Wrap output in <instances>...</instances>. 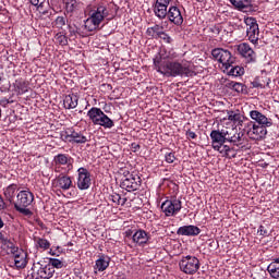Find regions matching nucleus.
Masks as SVG:
<instances>
[{
	"label": "nucleus",
	"mask_w": 279,
	"mask_h": 279,
	"mask_svg": "<svg viewBox=\"0 0 279 279\" xmlns=\"http://www.w3.org/2000/svg\"><path fill=\"white\" fill-rule=\"evenodd\" d=\"M66 174L68 173H61V175L53 181L57 189H60L61 191H69L70 189H73V179Z\"/></svg>",
	"instance_id": "nucleus-19"
},
{
	"label": "nucleus",
	"mask_w": 279,
	"mask_h": 279,
	"mask_svg": "<svg viewBox=\"0 0 279 279\" xmlns=\"http://www.w3.org/2000/svg\"><path fill=\"white\" fill-rule=\"evenodd\" d=\"M250 117L253 119V121H256L258 125H265L266 128H271L274 125V122L271 119L267 118L265 114H263L258 110H252L250 111Z\"/></svg>",
	"instance_id": "nucleus-21"
},
{
	"label": "nucleus",
	"mask_w": 279,
	"mask_h": 279,
	"mask_svg": "<svg viewBox=\"0 0 279 279\" xmlns=\"http://www.w3.org/2000/svg\"><path fill=\"white\" fill-rule=\"evenodd\" d=\"M16 189H19V185L13 183L3 190L4 197H7L9 202H14V196L16 195Z\"/></svg>",
	"instance_id": "nucleus-34"
},
{
	"label": "nucleus",
	"mask_w": 279,
	"mask_h": 279,
	"mask_svg": "<svg viewBox=\"0 0 279 279\" xmlns=\"http://www.w3.org/2000/svg\"><path fill=\"white\" fill-rule=\"evenodd\" d=\"M218 151L222 154L225 158H236V150L228 145L222 146Z\"/></svg>",
	"instance_id": "nucleus-36"
},
{
	"label": "nucleus",
	"mask_w": 279,
	"mask_h": 279,
	"mask_svg": "<svg viewBox=\"0 0 279 279\" xmlns=\"http://www.w3.org/2000/svg\"><path fill=\"white\" fill-rule=\"evenodd\" d=\"M166 19L170 21V23H173V25H177V27H180L182 23H184V16L182 15V10L178 8L177 5H171L168 11Z\"/></svg>",
	"instance_id": "nucleus-15"
},
{
	"label": "nucleus",
	"mask_w": 279,
	"mask_h": 279,
	"mask_svg": "<svg viewBox=\"0 0 279 279\" xmlns=\"http://www.w3.org/2000/svg\"><path fill=\"white\" fill-rule=\"evenodd\" d=\"M48 267H50L52 271H56V269H62V267H64V263L58 258H50Z\"/></svg>",
	"instance_id": "nucleus-38"
},
{
	"label": "nucleus",
	"mask_w": 279,
	"mask_h": 279,
	"mask_svg": "<svg viewBox=\"0 0 279 279\" xmlns=\"http://www.w3.org/2000/svg\"><path fill=\"white\" fill-rule=\"evenodd\" d=\"M165 182H167V186L170 189L171 197H175V195H178V192L180 191V186H178L175 182L169 181L167 179H165Z\"/></svg>",
	"instance_id": "nucleus-39"
},
{
	"label": "nucleus",
	"mask_w": 279,
	"mask_h": 279,
	"mask_svg": "<svg viewBox=\"0 0 279 279\" xmlns=\"http://www.w3.org/2000/svg\"><path fill=\"white\" fill-rule=\"evenodd\" d=\"M35 241V247L37 250H43V252H47V250H50L51 242L45 238H34Z\"/></svg>",
	"instance_id": "nucleus-32"
},
{
	"label": "nucleus",
	"mask_w": 279,
	"mask_h": 279,
	"mask_svg": "<svg viewBox=\"0 0 279 279\" xmlns=\"http://www.w3.org/2000/svg\"><path fill=\"white\" fill-rule=\"evenodd\" d=\"M211 56L214 60L220 62L222 71H228L230 66L235 62V58L232 56V52L223 48H215L211 50Z\"/></svg>",
	"instance_id": "nucleus-8"
},
{
	"label": "nucleus",
	"mask_w": 279,
	"mask_h": 279,
	"mask_svg": "<svg viewBox=\"0 0 279 279\" xmlns=\"http://www.w3.org/2000/svg\"><path fill=\"white\" fill-rule=\"evenodd\" d=\"M244 23L246 25V36L253 45L258 44V38L260 36V31L258 28V23H256V19L246 17L244 19Z\"/></svg>",
	"instance_id": "nucleus-11"
},
{
	"label": "nucleus",
	"mask_w": 279,
	"mask_h": 279,
	"mask_svg": "<svg viewBox=\"0 0 279 279\" xmlns=\"http://www.w3.org/2000/svg\"><path fill=\"white\" fill-rule=\"evenodd\" d=\"M133 243H136L140 247H144V245H147L149 243V233L147 231L140 229L137 230L133 236Z\"/></svg>",
	"instance_id": "nucleus-22"
},
{
	"label": "nucleus",
	"mask_w": 279,
	"mask_h": 279,
	"mask_svg": "<svg viewBox=\"0 0 279 279\" xmlns=\"http://www.w3.org/2000/svg\"><path fill=\"white\" fill-rule=\"evenodd\" d=\"M56 270H52L48 264H34L32 267V279H51Z\"/></svg>",
	"instance_id": "nucleus-10"
},
{
	"label": "nucleus",
	"mask_w": 279,
	"mask_h": 279,
	"mask_svg": "<svg viewBox=\"0 0 279 279\" xmlns=\"http://www.w3.org/2000/svg\"><path fill=\"white\" fill-rule=\"evenodd\" d=\"M227 88H231V90H235V93H243V84L234 81L227 83Z\"/></svg>",
	"instance_id": "nucleus-42"
},
{
	"label": "nucleus",
	"mask_w": 279,
	"mask_h": 279,
	"mask_svg": "<svg viewBox=\"0 0 279 279\" xmlns=\"http://www.w3.org/2000/svg\"><path fill=\"white\" fill-rule=\"evenodd\" d=\"M80 101V97L75 94H69L63 99V107L65 110H73L77 108V104Z\"/></svg>",
	"instance_id": "nucleus-25"
},
{
	"label": "nucleus",
	"mask_w": 279,
	"mask_h": 279,
	"mask_svg": "<svg viewBox=\"0 0 279 279\" xmlns=\"http://www.w3.org/2000/svg\"><path fill=\"white\" fill-rule=\"evenodd\" d=\"M227 117L228 121H231L234 125H243V119H245L241 112L232 110L227 112Z\"/></svg>",
	"instance_id": "nucleus-28"
},
{
	"label": "nucleus",
	"mask_w": 279,
	"mask_h": 279,
	"mask_svg": "<svg viewBox=\"0 0 279 279\" xmlns=\"http://www.w3.org/2000/svg\"><path fill=\"white\" fill-rule=\"evenodd\" d=\"M161 210L166 217H175L182 210V201L178 198L167 199L161 204Z\"/></svg>",
	"instance_id": "nucleus-13"
},
{
	"label": "nucleus",
	"mask_w": 279,
	"mask_h": 279,
	"mask_svg": "<svg viewBox=\"0 0 279 279\" xmlns=\"http://www.w3.org/2000/svg\"><path fill=\"white\" fill-rule=\"evenodd\" d=\"M136 148H138V149H140V148H141V146H140V145H135V146H134V149H136Z\"/></svg>",
	"instance_id": "nucleus-54"
},
{
	"label": "nucleus",
	"mask_w": 279,
	"mask_h": 279,
	"mask_svg": "<svg viewBox=\"0 0 279 279\" xmlns=\"http://www.w3.org/2000/svg\"><path fill=\"white\" fill-rule=\"evenodd\" d=\"M74 159L69 154H58L53 157L52 167L54 173H71Z\"/></svg>",
	"instance_id": "nucleus-5"
},
{
	"label": "nucleus",
	"mask_w": 279,
	"mask_h": 279,
	"mask_svg": "<svg viewBox=\"0 0 279 279\" xmlns=\"http://www.w3.org/2000/svg\"><path fill=\"white\" fill-rule=\"evenodd\" d=\"M54 25L56 27H58L59 29H62V27H64V25H66V17L64 16H58L54 21Z\"/></svg>",
	"instance_id": "nucleus-44"
},
{
	"label": "nucleus",
	"mask_w": 279,
	"mask_h": 279,
	"mask_svg": "<svg viewBox=\"0 0 279 279\" xmlns=\"http://www.w3.org/2000/svg\"><path fill=\"white\" fill-rule=\"evenodd\" d=\"M16 197L17 202L14 204L15 210L22 215H25V217H29V215H32V210H29L27 206H32V203L34 202V193L24 190L21 191Z\"/></svg>",
	"instance_id": "nucleus-6"
},
{
	"label": "nucleus",
	"mask_w": 279,
	"mask_h": 279,
	"mask_svg": "<svg viewBox=\"0 0 279 279\" xmlns=\"http://www.w3.org/2000/svg\"><path fill=\"white\" fill-rule=\"evenodd\" d=\"M202 232L197 226L189 225L180 227L177 231V234L180 236H197Z\"/></svg>",
	"instance_id": "nucleus-23"
},
{
	"label": "nucleus",
	"mask_w": 279,
	"mask_h": 279,
	"mask_svg": "<svg viewBox=\"0 0 279 279\" xmlns=\"http://www.w3.org/2000/svg\"><path fill=\"white\" fill-rule=\"evenodd\" d=\"M11 254L14 259V267L17 269H25L27 267V252H25L23 248H20Z\"/></svg>",
	"instance_id": "nucleus-20"
},
{
	"label": "nucleus",
	"mask_w": 279,
	"mask_h": 279,
	"mask_svg": "<svg viewBox=\"0 0 279 279\" xmlns=\"http://www.w3.org/2000/svg\"><path fill=\"white\" fill-rule=\"evenodd\" d=\"M0 241H1L2 245L7 247L8 254H13L14 252H17V250H20L19 246H16V244H14V241H12L9 238L1 235Z\"/></svg>",
	"instance_id": "nucleus-30"
},
{
	"label": "nucleus",
	"mask_w": 279,
	"mask_h": 279,
	"mask_svg": "<svg viewBox=\"0 0 279 279\" xmlns=\"http://www.w3.org/2000/svg\"><path fill=\"white\" fill-rule=\"evenodd\" d=\"M122 175L125 178H128V173H130V171L125 170V169H122Z\"/></svg>",
	"instance_id": "nucleus-52"
},
{
	"label": "nucleus",
	"mask_w": 279,
	"mask_h": 279,
	"mask_svg": "<svg viewBox=\"0 0 279 279\" xmlns=\"http://www.w3.org/2000/svg\"><path fill=\"white\" fill-rule=\"evenodd\" d=\"M69 33H70L71 38H77L78 36L84 37V34H82V32H80V28H77L75 26L69 25Z\"/></svg>",
	"instance_id": "nucleus-43"
},
{
	"label": "nucleus",
	"mask_w": 279,
	"mask_h": 279,
	"mask_svg": "<svg viewBox=\"0 0 279 279\" xmlns=\"http://www.w3.org/2000/svg\"><path fill=\"white\" fill-rule=\"evenodd\" d=\"M257 232L260 236H267V229H265V226H259Z\"/></svg>",
	"instance_id": "nucleus-49"
},
{
	"label": "nucleus",
	"mask_w": 279,
	"mask_h": 279,
	"mask_svg": "<svg viewBox=\"0 0 279 279\" xmlns=\"http://www.w3.org/2000/svg\"><path fill=\"white\" fill-rule=\"evenodd\" d=\"M159 38L163 40V43L171 44L173 39H171V36H169L167 33H165V29L161 31V35H159Z\"/></svg>",
	"instance_id": "nucleus-46"
},
{
	"label": "nucleus",
	"mask_w": 279,
	"mask_h": 279,
	"mask_svg": "<svg viewBox=\"0 0 279 279\" xmlns=\"http://www.w3.org/2000/svg\"><path fill=\"white\" fill-rule=\"evenodd\" d=\"M128 178L122 179L120 184L121 189L132 193L134 191H138L141 189V177L138 174L126 172Z\"/></svg>",
	"instance_id": "nucleus-14"
},
{
	"label": "nucleus",
	"mask_w": 279,
	"mask_h": 279,
	"mask_svg": "<svg viewBox=\"0 0 279 279\" xmlns=\"http://www.w3.org/2000/svg\"><path fill=\"white\" fill-rule=\"evenodd\" d=\"M210 138L215 151H219L226 146V143H231L240 149H247V137L236 126H222V129L213 130Z\"/></svg>",
	"instance_id": "nucleus-2"
},
{
	"label": "nucleus",
	"mask_w": 279,
	"mask_h": 279,
	"mask_svg": "<svg viewBox=\"0 0 279 279\" xmlns=\"http://www.w3.org/2000/svg\"><path fill=\"white\" fill-rule=\"evenodd\" d=\"M3 228V220L0 218V229Z\"/></svg>",
	"instance_id": "nucleus-53"
},
{
	"label": "nucleus",
	"mask_w": 279,
	"mask_h": 279,
	"mask_svg": "<svg viewBox=\"0 0 279 279\" xmlns=\"http://www.w3.org/2000/svg\"><path fill=\"white\" fill-rule=\"evenodd\" d=\"M54 40L57 45H61L62 47L69 44V39L66 38V35H64L63 33H58L54 36Z\"/></svg>",
	"instance_id": "nucleus-41"
},
{
	"label": "nucleus",
	"mask_w": 279,
	"mask_h": 279,
	"mask_svg": "<svg viewBox=\"0 0 279 279\" xmlns=\"http://www.w3.org/2000/svg\"><path fill=\"white\" fill-rule=\"evenodd\" d=\"M8 104H10V100L8 98H2L0 100V106H2V108H5V106H8Z\"/></svg>",
	"instance_id": "nucleus-50"
},
{
	"label": "nucleus",
	"mask_w": 279,
	"mask_h": 279,
	"mask_svg": "<svg viewBox=\"0 0 279 279\" xmlns=\"http://www.w3.org/2000/svg\"><path fill=\"white\" fill-rule=\"evenodd\" d=\"M247 135L253 141H260L267 136V126L262 124H253V126L248 130Z\"/></svg>",
	"instance_id": "nucleus-18"
},
{
	"label": "nucleus",
	"mask_w": 279,
	"mask_h": 279,
	"mask_svg": "<svg viewBox=\"0 0 279 279\" xmlns=\"http://www.w3.org/2000/svg\"><path fill=\"white\" fill-rule=\"evenodd\" d=\"M14 90L17 93V95H25L27 90H29V82L23 80V78H17L15 83H13Z\"/></svg>",
	"instance_id": "nucleus-26"
},
{
	"label": "nucleus",
	"mask_w": 279,
	"mask_h": 279,
	"mask_svg": "<svg viewBox=\"0 0 279 279\" xmlns=\"http://www.w3.org/2000/svg\"><path fill=\"white\" fill-rule=\"evenodd\" d=\"M171 3V0H156L155 7H154V12L155 16L157 19H160L161 21L167 19V10Z\"/></svg>",
	"instance_id": "nucleus-17"
},
{
	"label": "nucleus",
	"mask_w": 279,
	"mask_h": 279,
	"mask_svg": "<svg viewBox=\"0 0 279 279\" xmlns=\"http://www.w3.org/2000/svg\"><path fill=\"white\" fill-rule=\"evenodd\" d=\"M0 210H5V201H3V196L0 194Z\"/></svg>",
	"instance_id": "nucleus-51"
},
{
	"label": "nucleus",
	"mask_w": 279,
	"mask_h": 279,
	"mask_svg": "<svg viewBox=\"0 0 279 279\" xmlns=\"http://www.w3.org/2000/svg\"><path fill=\"white\" fill-rule=\"evenodd\" d=\"M185 136L187 138V141H195V138H197V133L196 132H193L192 130H187L185 132Z\"/></svg>",
	"instance_id": "nucleus-47"
},
{
	"label": "nucleus",
	"mask_w": 279,
	"mask_h": 279,
	"mask_svg": "<svg viewBox=\"0 0 279 279\" xmlns=\"http://www.w3.org/2000/svg\"><path fill=\"white\" fill-rule=\"evenodd\" d=\"M66 12H77L82 8V3L77 2V0H68L65 1Z\"/></svg>",
	"instance_id": "nucleus-37"
},
{
	"label": "nucleus",
	"mask_w": 279,
	"mask_h": 279,
	"mask_svg": "<svg viewBox=\"0 0 279 279\" xmlns=\"http://www.w3.org/2000/svg\"><path fill=\"white\" fill-rule=\"evenodd\" d=\"M270 278L279 279V258L274 259L267 267Z\"/></svg>",
	"instance_id": "nucleus-31"
},
{
	"label": "nucleus",
	"mask_w": 279,
	"mask_h": 279,
	"mask_svg": "<svg viewBox=\"0 0 279 279\" xmlns=\"http://www.w3.org/2000/svg\"><path fill=\"white\" fill-rule=\"evenodd\" d=\"M85 13L88 19L85 20L84 26L87 32H97L104 21H110V10L106 4H89L87 5Z\"/></svg>",
	"instance_id": "nucleus-3"
},
{
	"label": "nucleus",
	"mask_w": 279,
	"mask_h": 279,
	"mask_svg": "<svg viewBox=\"0 0 279 279\" xmlns=\"http://www.w3.org/2000/svg\"><path fill=\"white\" fill-rule=\"evenodd\" d=\"M236 51L239 56H241V58H244V60H246V62H256V52L254 51V49H252L250 44L242 43L238 45Z\"/></svg>",
	"instance_id": "nucleus-16"
},
{
	"label": "nucleus",
	"mask_w": 279,
	"mask_h": 279,
	"mask_svg": "<svg viewBox=\"0 0 279 279\" xmlns=\"http://www.w3.org/2000/svg\"><path fill=\"white\" fill-rule=\"evenodd\" d=\"M61 140L64 141V143H76L77 145L88 143V137L81 131H75L73 128H69L61 132Z\"/></svg>",
	"instance_id": "nucleus-9"
},
{
	"label": "nucleus",
	"mask_w": 279,
	"mask_h": 279,
	"mask_svg": "<svg viewBox=\"0 0 279 279\" xmlns=\"http://www.w3.org/2000/svg\"><path fill=\"white\" fill-rule=\"evenodd\" d=\"M109 202H112L113 206L117 208V206H125L128 198H122L120 194L112 193L109 195Z\"/></svg>",
	"instance_id": "nucleus-35"
},
{
	"label": "nucleus",
	"mask_w": 279,
	"mask_h": 279,
	"mask_svg": "<svg viewBox=\"0 0 279 279\" xmlns=\"http://www.w3.org/2000/svg\"><path fill=\"white\" fill-rule=\"evenodd\" d=\"M0 82H1V76H0Z\"/></svg>",
	"instance_id": "nucleus-56"
},
{
	"label": "nucleus",
	"mask_w": 279,
	"mask_h": 279,
	"mask_svg": "<svg viewBox=\"0 0 279 279\" xmlns=\"http://www.w3.org/2000/svg\"><path fill=\"white\" fill-rule=\"evenodd\" d=\"M223 73H228V75H231L232 77H241V75L245 74V69L240 65L231 66L228 69V71H223Z\"/></svg>",
	"instance_id": "nucleus-33"
},
{
	"label": "nucleus",
	"mask_w": 279,
	"mask_h": 279,
	"mask_svg": "<svg viewBox=\"0 0 279 279\" xmlns=\"http://www.w3.org/2000/svg\"><path fill=\"white\" fill-rule=\"evenodd\" d=\"M199 267H202L199 258L193 255L183 256L179 262L180 271L186 274V276H195L199 271Z\"/></svg>",
	"instance_id": "nucleus-7"
},
{
	"label": "nucleus",
	"mask_w": 279,
	"mask_h": 279,
	"mask_svg": "<svg viewBox=\"0 0 279 279\" xmlns=\"http://www.w3.org/2000/svg\"><path fill=\"white\" fill-rule=\"evenodd\" d=\"M270 83L271 78H269L267 74H262L255 77L251 84L253 88H267V86H269Z\"/></svg>",
	"instance_id": "nucleus-24"
},
{
	"label": "nucleus",
	"mask_w": 279,
	"mask_h": 279,
	"mask_svg": "<svg viewBox=\"0 0 279 279\" xmlns=\"http://www.w3.org/2000/svg\"><path fill=\"white\" fill-rule=\"evenodd\" d=\"M93 184V179L90 178V171L88 169L81 167L77 169L76 186L80 191H88Z\"/></svg>",
	"instance_id": "nucleus-12"
},
{
	"label": "nucleus",
	"mask_w": 279,
	"mask_h": 279,
	"mask_svg": "<svg viewBox=\"0 0 279 279\" xmlns=\"http://www.w3.org/2000/svg\"><path fill=\"white\" fill-rule=\"evenodd\" d=\"M87 117L93 125H99L105 130H112L114 121L104 113L101 108L93 107L87 111Z\"/></svg>",
	"instance_id": "nucleus-4"
},
{
	"label": "nucleus",
	"mask_w": 279,
	"mask_h": 279,
	"mask_svg": "<svg viewBox=\"0 0 279 279\" xmlns=\"http://www.w3.org/2000/svg\"><path fill=\"white\" fill-rule=\"evenodd\" d=\"M198 3H204V0H196Z\"/></svg>",
	"instance_id": "nucleus-55"
},
{
	"label": "nucleus",
	"mask_w": 279,
	"mask_h": 279,
	"mask_svg": "<svg viewBox=\"0 0 279 279\" xmlns=\"http://www.w3.org/2000/svg\"><path fill=\"white\" fill-rule=\"evenodd\" d=\"M108 267H110V258L107 255H100L94 268L97 269V271H106Z\"/></svg>",
	"instance_id": "nucleus-27"
},
{
	"label": "nucleus",
	"mask_w": 279,
	"mask_h": 279,
	"mask_svg": "<svg viewBox=\"0 0 279 279\" xmlns=\"http://www.w3.org/2000/svg\"><path fill=\"white\" fill-rule=\"evenodd\" d=\"M163 29L165 27H162L161 25L155 24L154 26L147 28L146 36H148L149 38L158 39L160 38Z\"/></svg>",
	"instance_id": "nucleus-29"
},
{
	"label": "nucleus",
	"mask_w": 279,
	"mask_h": 279,
	"mask_svg": "<svg viewBox=\"0 0 279 279\" xmlns=\"http://www.w3.org/2000/svg\"><path fill=\"white\" fill-rule=\"evenodd\" d=\"M32 5H35L36 8H43V3H45V0H29Z\"/></svg>",
	"instance_id": "nucleus-48"
},
{
	"label": "nucleus",
	"mask_w": 279,
	"mask_h": 279,
	"mask_svg": "<svg viewBox=\"0 0 279 279\" xmlns=\"http://www.w3.org/2000/svg\"><path fill=\"white\" fill-rule=\"evenodd\" d=\"M165 160L168 165H173V162H175V153H167L165 155Z\"/></svg>",
	"instance_id": "nucleus-45"
},
{
	"label": "nucleus",
	"mask_w": 279,
	"mask_h": 279,
	"mask_svg": "<svg viewBox=\"0 0 279 279\" xmlns=\"http://www.w3.org/2000/svg\"><path fill=\"white\" fill-rule=\"evenodd\" d=\"M178 52L170 50L166 54L160 53L159 58L154 59L155 69L166 77H193V62L186 59H178Z\"/></svg>",
	"instance_id": "nucleus-1"
},
{
	"label": "nucleus",
	"mask_w": 279,
	"mask_h": 279,
	"mask_svg": "<svg viewBox=\"0 0 279 279\" xmlns=\"http://www.w3.org/2000/svg\"><path fill=\"white\" fill-rule=\"evenodd\" d=\"M230 3L234 5L238 10H245L250 5L248 0H230Z\"/></svg>",
	"instance_id": "nucleus-40"
}]
</instances>
